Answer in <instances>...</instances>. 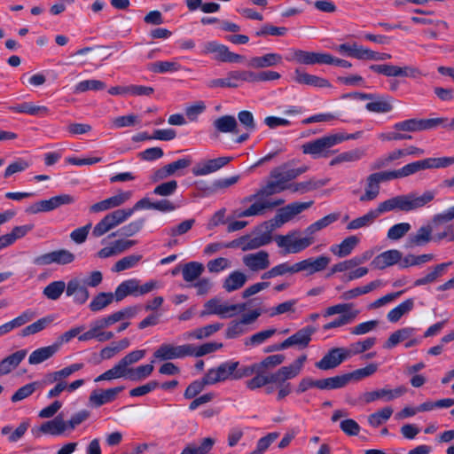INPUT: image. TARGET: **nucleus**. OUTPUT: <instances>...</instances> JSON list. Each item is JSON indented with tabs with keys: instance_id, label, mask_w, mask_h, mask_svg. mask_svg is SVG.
Returning a JSON list of instances; mask_svg holds the SVG:
<instances>
[{
	"instance_id": "f257e3e1",
	"label": "nucleus",
	"mask_w": 454,
	"mask_h": 454,
	"mask_svg": "<svg viewBox=\"0 0 454 454\" xmlns=\"http://www.w3.org/2000/svg\"><path fill=\"white\" fill-rule=\"evenodd\" d=\"M309 168L305 165L294 167V160L286 162L274 168L270 173V180L262 185L254 194L245 197L242 203H252L247 209L233 211V217L242 218L263 215L268 211L285 203L282 199L270 200L271 195L286 191L293 180L307 172Z\"/></svg>"
},
{
	"instance_id": "f03ea898",
	"label": "nucleus",
	"mask_w": 454,
	"mask_h": 454,
	"mask_svg": "<svg viewBox=\"0 0 454 454\" xmlns=\"http://www.w3.org/2000/svg\"><path fill=\"white\" fill-rule=\"evenodd\" d=\"M434 199V192L432 191H427L421 196L411 192L384 200L378 205L377 208L380 215L390 211L410 212L424 207Z\"/></svg>"
},
{
	"instance_id": "7ed1b4c3",
	"label": "nucleus",
	"mask_w": 454,
	"mask_h": 454,
	"mask_svg": "<svg viewBox=\"0 0 454 454\" xmlns=\"http://www.w3.org/2000/svg\"><path fill=\"white\" fill-rule=\"evenodd\" d=\"M146 351L145 349L133 350L125 355L119 360L121 378H125L133 381H140L148 378L153 372L154 360L149 364L132 367L133 364L139 362L145 357Z\"/></svg>"
},
{
	"instance_id": "20e7f679",
	"label": "nucleus",
	"mask_w": 454,
	"mask_h": 454,
	"mask_svg": "<svg viewBox=\"0 0 454 454\" xmlns=\"http://www.w3.org/2000/svg\"><path fill=\"white\" fill-rule=\"evenodd\" d=\"M207 381L212 385L226 380H238L253 375V370L248 365H241L239 361H226L207 372Z\"/></svg>"
},
{
	"instance_id": "39448f33",
	"label": "nucleus",
	"mask_w": 454,
	"mask_h": 454,
	"mask_svg": "<svg viewBox=\"0 0 454 454\" xmlns=\"http://www.w3.org/2000/svg\"><path fill=\"white\" fill-rule=\"evenodd\" d=\"M359 134L360 132L348 136H344L342 134L327 135L302 145V153L305 154H310L314 158H318L324 155L331 147L341 143L344 140L356 138L358 137Z\"/></svg>"
},
{
	"instance_id": "423d86ee",
	"label": "nucleus",
	"mask_w": 454,
	"mask_h": 454,
	"mask_svg": "<svg viewBox=\"0 0 454 454\" xmlns=\"http://www.w3.org/2000/svg\"><path fill=\"white\" fill-rule=\"evenodd\" d=\"M360 311L354 308L353 303H338L336 305L330 306L325 309L324 317H328L333 315H340V317L332 322L325 324L323 326V329L329 330L351 324L355 321Z\"/></svg>"
},
{
	"instance_id": "0eeeda50",
	"label": "nucleus",
	"mask_w": 454,
	"mask_h": 454,
	"mask_svg": "<svg viewBox=\"0 0 454 454\" xmlns=\"http://www.w3.org/2000/svg\"><path fill=\"white\" fill-rule=\"evenodd\" d=\"M275 241L285 254H298L310 247L315 242V237L308 234L301 237L300 231L294 230L286 235L276 236Z\"/></svg>"
},
{
	"instance_id": "6e6552de",
	"label": "nucleus",
	"mask_w": 454,
	"mask_h": 454,
	"mask_svg": "<svg viewBox=\"0 0 454 454\" xmlns=\"http://www.w3.org/2000/svg\"><path fill=\"white\" fill-rule=\"evenodd\" d=\"M204 307L205 310L202 312V315H217L222 318H226L243 312L247 305L246 303L228 304L222 302L218 298H213L207 301Z\"/></svg>"
},
{
	"instance_id": "1a4fd4ad",
	"label": "nucleus",
	"mask_w": 454,
	"mask_h": 454,
	"mask_svg": "<svg viewBox=\"0 0 454 454\" xmlns=\"http://www.w3.org/2000/svg\"><path fill=\"white\" fill-rule=\"evenodd\" d=\"M109 327L104 317L92 321L90 329L78 336L80 341H89L96 340L98 342H106L111 340L114 337V333L111 331H106Z\"/></svg>"
},
{
	"instance_id": "9d476101",
	"label": "nucleus",
	"mask_w": 454,
	"mask_h": 454,
	"mask_svg": "<svg viewBox=\"0 0 454 454\" xmlns=\"http://www.w3.org/2000/svg\"><path fill=\"white\" fill-rule=\"evenodd\" d=\"M32 433L35 437H40L42 434L59 436L71 434L67 420H65L61 415H58L52 419L43 422L37 428H34Z\"/></svg>"
},
{
	"instance_id": "9b49d317",
	"label": "nucleus",
	"mask_w": 454,
	"mask_h": 454,
	"mask_svg": "<svg viewBox=\"0 0 454 454\" xmlns=\"http://www.w3.org/2000/svg\"><path fill=\"white\" fill-rule=\"evenodd\" d=\"M204 54H214L215 60L222 62L238 63L245 59V57L229 51V48L215 41L207 42L203 45Z\"/></svg>"
},
{
	"instance_id": "f8f14e48",
	"label": "nucleus",
	"mask_w": 454,
	"mask_h": 454,
	"mask_svg": "<svg viewBox=\"0 0 454 454\" xmlns=\"http://www.w3.org/2000/svg\"><path fill=\"white\" fill-rule=\"evenodd\" d=\"M390 176L387 171L371 174L366 178L364 193L359 198L362 202L374 200L380 194V184L382 182L389 181Z\"/></svg>"
},
{
	"instance_id": "ddd939ff",
	"label": "nucleus",
	"mask_w": 454,
	"mask_h": 454,
	"mask_svg": "<svg viewBox=\"0 0 454 454\" xmlns=\"http://www.w3.org/2000/svg\"><path fill=\"white\" fill-rule=\"evenodd\" d=\"M306 361L307 356L301 355L291 364L279 368L271 374L272 383H286V380L295 378L301 372Z\"/></svg>"
},
{
	"instance_id": "4468645a",
	"label": "nucleus",
	"mask_w": 454,
	"mask_h": 454,
	"mask_svg": "<svg viewBox=\"0 0 454 454\" xmlns=\"http://www.w3.org/2000/svg\"><path fill=\"white\" fill-rule=\"evenodd\" d=\"M190 344L175 346L169 343L161 344L153 353V357L160 361L172 360L190 356Z\"/></svg>"
},
{
	"instance_id": "2eb2a0df",
	"label": "nucleus",
	"mask_w": 454,
	"mask_h": 454,
	"mask_svg": "<svg viewBox=\"0 0 454 454\" xmlns=\"http://www.w3.org/2000/svg\"><path fill=\"white\" fill-rule=\"evenodd\" d=\"M350 356V352L343 348L330 349L323 358L315 364V366L323 371H328L339 366L345 359Z\"/></svg>"
},
{
	"instance_id": "dca6fc26",
	"label": "nucleus",
	"mask_w": 454,
	"mask_h": 454,
	"mask_svg": "<svg viewBox=\"0 0 454 454\" xmlns=\"http://www.w3.org/2000/svg\"><path fill=\"white\" fill-rule=\"evenodd\" d=\"M407 389L403 386H399L395 389L380 388L373 391L365 392L362 395L361 399L365 403H370L377 400H384L390 402L395 398L401 397L406 393Z\"/></svg>"
},
{
	"instance_id": "f3484780",
	"label": "nucleus",
	"mask_w": 454,
	"mask_h": 454,
	"mask_svg": "<svg viewBox=\"0 0 454 454\" xmlns=\"http://www.w3.org/2000/svg\"><path fill=\"white\" fill-rule=\"evenodd\" d=\"M123 389V386L107 389H94L91 391L89 396V404L91 407L98 408L106 403H111L116 399L119 393H121Z\"/></svg>"
},
{
	"instance_id": "a211bd4d",
	"label": "nucleus",
	"mask_w": 454,
	"mask_h": 454,
	"mask_svg": "<svg viewBox=\"0 0 454 454\" xmlns=\"http://www.w3.org/2000/svg\"><path fill=\"white\" fill-rule=\"evenodd\" d=\"M232 160V157H218L197 163L192 168V174L195 176H207L223 168Z\"/></svg>"
},
{
	"instance_id": "6ab92c4d",
	"label": "nucleus",
	"mask_w": 454,
	"mask_h": 454,
	"mask_svg": "<svg viewBox=\"0 0 454 454\" xmlns=\"http://www.w3.org/2000/svg\"><path fill=\"white\" fill-rule=\"evenodd\" d=\"M75 255L67 249H59L42 254L35 259L38 265H49L51 263L68 264L74 261Z\"/></svg>"
},
{
	"instance_id": "aec40b11",
	"label": "nucleus",
	"mask_w": 454,
	"mask_h": 454,
	"mask_svg": "<svg viewBox=\"0 0 454 454\" xmlns=\"http://www.w3.org/2000/svg\"><path fill=\"white\" fill-rule=\"evenodd\" d=\"M242 262L251 271L264 270L270 265V254L264 250L247 254L242 257Z\"/></svg>"
},
{
	"instance_id": "412c9836",
	"label": "nucleus",
	"mask_w": 454,
	"mask_h": 454,
	"mask_svg": "<svg viewBox=\"0 0 454 454\" xmlns=\"http://www.w3.org/2000/svg\"><path fill=\"white\" fill-rule=\"evenodd\" d=\"M66 294L67 296L73 297L74 302L77 304L85 303L90 297L87 286L80 277L73 278L68 281Z\"/></svg>"
},
{
	"instance_id": "4be33fe9",
	"label": "nucleus",
	"mask_w": 454,
	"mask_h": 454,
	"mask_svg": "<svg viewBox=\"0 0 454 454\" xmlns=\"http://www.w3.org/2000/svg\"><path fill=\"white\" fill-rule=\"evenodd\" d=\"M315 332L316 329L313 326H306L281 342L278 348H287L291 346H299L301 348H306Z\"/></svg>"
},
{
	"instance_id": "5701e85b",
	"label": "nucleus",
	"mask_w": 454,
	"mask_h": 454,
	"mask_svg": "<svg viewBox=\"0 0 454 454\" xmlns=\"http://www.w3.org/2000/svg\"><path fill=\"white\" fill-rule=\"evenodd\" d=\"M330 263V258L325 255L308 258L295 263L296 272L307 271L309 275L322 271Z\"/></svg>"
},
{
	"instance_id": "b1692460",
	"label": "nucleus",
	"mask_w": 454,
	"mask_h": 454,
	"mask_svg": "<svg viewBox=\"0 0 454 454\" xmlns=\"http://www.w3.org/2000/svg\"><path fill=\"white\" fill-rule=\"evenodd\" d=\"M263 226L267 229V231L254 237L244 236L246 240H244L243 251L257 249L271 242V231L274 229V225L266 222L263 223Z\"/></svg>"
},
{
	"instance_id": "393cba45",
	"label": "nucleus",
	"mask_w": 454,
	"mask_h": 454,
	"mask_svg": "<svg viewBox=\"0 0 454 454\" xmlns=\"http://www.w3.org/2000/svg\"><path fill=\"white\" fill-rule=\"evenodd\" d=\"M403 254L396 249L385 251L378 254L371 262V266L374 269L384 270L393 266L403 260Z\"/></svg>"
},
{
	"instance_id": "a878e982",
	"label": "nucleus",
	"mask_w": 454,
	"mask_h": 454,
	"mask_svg": "<svg viewBox=\"0 0 454 454\" xmlns=\"http://www.w3.org/2000/svg\"><path fill=\"white\" fill-rule=\"evenodd\" d=\"M313 201L294 202L279 209L276 215V220L280 223H285L293 219L295 215L311 207Z\"/></svg>"
},
{
	"instance_id": "bb28decb",
	"label": "nucleus",
	"mask_w": 454,
	"mask_h": 454,
	"mask_svg": "<svg viewBox=\"0 0 454 454\" xmlns=\"http://www.w3.org/2000/svg\"><path fill=\"white\" fill-rule=\"evenodd\" d=\"M433 228L431 225H423L418 231L410 235L405 242L406 248H414L423 247L429 243L432 239Z\"/></svg>"
},
{
	"instance_id": "cd10ccee",
	"label": "nucleus",
	"mask_w": 454,
	"mask_h": 454,
	"mask_svg": "<svg viewBox=\"0 0 454 454\" xmlns=\"http://www.w3.org/2000/svg\"><path fill=\"white\" fill-rule=\"evenodd\" d=\"M294 80L299 84L309 85L317 88H330L331 83L328 80L308 74L301 69H295Z\"/></svg>"
},
{
	"instance_id": "c85d7f7f",
	"label": "nucleus",
	"mask_w": 454,
	"mask_h": 454,
	"mask_svg": "<svg viewBox=\"0 0 454 454\" xmlns=\"http://www.w3.org/2000/svg\"><path fill=\"white\" fill-rule=\"evenodd\" d=\"M328 178L325 179H316V178H310L309 180L294 183L293 182L291 184H289V187L286 191H290L293 193H299V194H304L309 192H311L313 190L318 189L320 187H323L329 183Z\"/></svg>"
},
{
	"instance_id": "c756f323",
	"label": "nucleus",
	"mask_w": 454,
	"mask_h": 454,
	"mask_svg": "<svg viewBox=\"0 0 454 454\" xmlns=\"http://www.w3.org/2000/svg\"><path fill=\"white\" fill-rule=\"evenodd\" d=\"M59 344L55 343L50 346L42 347L35 350H34L29 357L28 363L29 364L35 365L39 364L51 357H52L59 350Z\"/></svg>"
},
{
	"instance_id": "7c9ffc66",
	"label": "nucleus",
	"mask_w": 454,
	"mask_h": 454,
	"mask_svg": "<svg viewBox=\"0 0 454 454\" xmlns=\"http://www.w3.org/2000/svg\"><path fill=\"white\" fill-rule=\"evenodd\" d=\"M359 238L356 236H348L344 239L341 243L338 245H333L330 247V251L339 258H343L349 255L354 248L359 243Z\"/></svg>"
},
{
	"instance_id": "2f4dec72",
	"label": "nucleus",
	"mask_w": 454,
	"mask_h": 454,
	"mask_svg": "<svg viewBox=\"0 0 454 454\" xmlns=\"http://www.w3.org/2000/svg\"><path fill=\"white\" fill-rule=\"evenodd\" d=\"M367 111L376 114H387L394 108L393 99L390 97L376 96L365 105Z\"/></svg>"
},
{
	"instance_id": "473e14b6",
	"label": "nucleus",
	"mask_w": 454,
	"mask_h": 454,
	"mask_svg": "<svg viewBox=\"0 0 454 454\" xmlns=\"http://www.w3.org/2000/svg\"><path fill=\"white\" fill-rule=\"evenodd\" d=\"M27 352L26 349H20L6 356L0 361V375H5L14 370L26 357Z\"/></svg>"
},
{
	"instance_id": "72a5a7b5",
	"label": "nucleus",
	"mask_w": 454,
	"mask_h": 454,
	"mask_svg": "<svg viewBox=\"0 0 454 454\" xmlns=\"http://www.w3.org/2000/svg\"><path fill=\"white\" fill-rule=\"evenodd\" d=\"M32 229V224L16 226L11 232L0 236V249L12 245L17 239L23 238Z\"/></svg>"
},
{
	"instance_id": "f704fd0d",
	"label": "nucleus",
	"mask_w": 454,
	"mask_h": 454,
	"mask_svg": "<svg viewBox=\"0 0 454 454\" xmlns=\"http://www.w3.org/2000/svg\"><path fill=\"white\" fill-rule=\"evenodd\" d=\"M223 327V324L215 323L207 325L203 327L196 328L184 333V340H202L212 336Z\"/></svg>"
},
{
	"instance_id": "c9c22d12",
	"label": "nucleus",
	"mask_w": 454,
	"mask_h": 454,
	"mask_svg": "<svg viewBox=\"0 0 454 454\" xmlns=\"http://www.w3.org/2000/svg\"><path fill=\"white\" fill-rule=\"evenodd\" d=\"M282 62V56L278 53H268L261 57H254L248 61V66L254 68L274 67Z\"/></svg>"
},
{
	"instance_id": "e433bc0d",
	"label": "nucleus",
	"mask_w": 454,
	"mask_h": 454,
	"mask_svg": "<svg viewBox=\"0 0 454 454\" xmlns=\"http://www.w3.org/2000/svg\"><path fill=\"white\" fill-rule=\"evenodd\" d=\"M247 281V276L245 273L235 270L224 279L223 287L226 292L231 293L243 287Z\"/></svg>"
},
{
	"instance_id": "4c0bfd02",
	"label": "nucleus",
	"mask_w": 454,
	"mask_h": 454,
	"mask_svg": "<svg viewBox=\"0 0 454 454\" xmlns=\"http://www.w3.org/2000/svg\"><path fill=\"white\" fill-rule=\"evenodd\" d=\"M138 280L135 278L128 279L121 283L114 292L115 300L120 301L128 295L137 296Z\"/></svg>"
},
{
	"instance_id": "58836bf2",
	"label": "nucleus",
	"mask_w": 454,
	"mask_h": 454,
	"mask_svg": "<svg viewBox=\"0 0 454 454\" xmlns=\"http://www.w3.org/2000/svg\"><path fill=\"white\" fill-rule=\"evenodd\" d=\"M214 128L220 133H237L238 122L232 115H223L215 119Z\"/></svg>"
},
{
	"instance_id": "ea45409f",
	"label": "nucleus",
	"mask_w": 454,
	"mask_h": 454,
	"mask_svg": "<svg viewBox=\"0 0 454 454\" xmlns=\"http://www.w3.org/2000/svg\"><path fill=\"white\" fill-rule=\"evenodd\" d=\"M416 330L413 327H404L394 332L384 344L385 348H392L398 343L411 338Z\"/></svg>"
},
{
	"instance_id": "a19ab883",
	"label": "nucleus",
	"mask_w": 454,
	"mask_h": 454,
	"mask_svg": "<svg viewBox=\"0 0 454 454\" xmlns=\"http://www.w3.org/2000/svg\"><path fill=\"white\" fill-rule=\"evenodd\" d=\"M285 360V356L281 354L271 355L264 358L258 364L248 365V368L253 370V374L255 372H262L267 369H272L281 364Z\"/></svg>"
},
{
	"instance_id": "79ce46f5",
	"label": "nucleus",
	"mask_w": 454,
	"mask_h": 454,
	"mask_svg": "<svg viewBox=\"0 0 454 454\" xmlns=\"http://www.w3.org/2000/svg\"><path fill=\"white\" fill-rule=\"evenodd\" d=\"M339 219V214L333 213L325 215V217L317 220V222L311 223L304 230V234H308L311 237H315V234L319 231L326 228L333 223L336 222Z\"/></svg>"
},
{
	"instance_id": "37998d69",
	"label": "nucleus",
	"mask_w": 454,
	"mask_h": 454,
	"mask_svg": "<svg viewBox=\"0 0 454 454\" xmlns=\"http://www.w3.org/2000/svg\"><path fill=\"white\" fill-rule=\"evenodd\" d=\"M380 212L378 211V208L372 209L368 211L365 215L363 216L357 217L347 225L348 230H356L360 228H364L366 226L371 225L379 216Z\"/></svg>"
},
{
	"instance_id": "c03bdc74",
	"label": "nucleus",
	"mask_w": 454,
	"mask_h": 454,
	"mask_svg": "<svg viewBox=\"0 0 454 454\" xmlns=\"http://www.w3.org/2000/svg\"><path fill=\"white\" fill-rule=\"evenodd\" d=\"M452 264V262L435 265L426 276L415 281V286H424L434 282L442 276L444 270Z\"/></svg>"
},
{
	"instance_id": "a18cd8bd",
	"label": "nucleus",
	"mask_w": 454,
	"mask_h": 454,
	"mask_svg": "<svg viewBox=\"0 0 454 454\" xmlns=\"http://www.w3.org/2000/svg\"><path fill=\"white\" fill-rule=\"evenodd\" d=\"M204 271V266L198 262H191L183 267L182 274L186 282H193L198 279Z\"/></svg>"
},
{
	"instance_id": "49530a36",
	"label": "nucleus",
	"mask_w": 454,
	"mask_h": 454,
	"mask_svg": "<svg viewBox=\"0 0 454 454\" xmlns=\"http://www.w3.org/2000/svg\"><path fill=\"white\" fill-rule=\"evenodd\" d=\"M347 374L319 380V389L331 390L344 387L348 384Z\"/></svg>"
},
{
	"instance_id": "de8ad7c7",
	"label": "nucleus",
	"mask_w": 454,
	"mask_h": 454,
	"mask_svg": "<svg viewBox=\"0 0 454 454\" xmlns=\"http://www.w3.org/2000/svg\"><path fill=\"white\" fill-rule=\"evenodd\" d=\"M115 296L113 293H99L90 301L89 308L91 311L97 312L110 305Z\"/></svg>"
},
{
	"instance_id": "09e8293b",
	"label": "nucleus",
	"mask_w": 454,
	"mask_h": 454,
	"mask_svg": "<svg viewBox=\"0 0 454 454\" xmlns=\"http://www.w3.org/2000/svg\"><path fill=\"white\" fill-rule=\"evenodd\" d=\"M413 306H414V302H413V300H411V299H408V300L403 301L402 303H400L398 306H396L395 308H394L387 313V317L388 321H390L392 323H395V322L399 321V319L403 316L409 313L413 309Z\"/></svg>"
},
{
	"instance_id": "8fccbe9b",
	"label": "nucleus",
	"mask_w": 454,
	"mask_h": 454,
	"mask_svg": "<svg viewBox=\"0 0 454 454\" xmlns=\"http://www.w3.org/2000/svg\"><path fill=\"white\" fill-rule=\"evenodd\" d=\"M364 151L358 148L348 152H345L334 157L330 161V166H335L344 162L356 161L361 160L364 156Z\"/></svg>"
},
{
	"instance_id": "3c124183",
	"label": "nucleus",
	"mask_w": 454,
	"mask_h": 454,
	"mask_svg": "<svg viewBox=\"0 0 454 454\" xmlns=\"http://www.w3.org/2000/svg\"><path fill=\"white\" fill-rule=\"evenodd\" d=\"M239 71H231L228 73L226 78L223 79H214L208 82L207 86L209 88H236L238 87V82H239V78H238Z\"/></svg>"
},
{
	"instance_id": "603ef678",
	"label": "nucleus",
	"mask_w": 454,
	"mask_h": 454,
	"mask_svg": "<svg viewBox=\"0 0 454 454\" xmlns=\"http://www.w3.org/2000/svg\"><path fill=\"white\" fill-rule=\"evenodd\" d=\"M248 332L247 327L241 319H235L229 322L225 330L227 339H237Z\"/></svg>"
},
{
	"instance_id": "864d4df0",
	"label": "nucleus",
	"mask_w": 454,
	"mask_h": 454,
	"mask_svg": "<svg viewBox=\"0 0 454 454\" xmlns=\"http://www.w3.org/2000/svg\"><path fill=\"white\" fill-rule=\"evenodd\" d=\"M51 322L52 318L51 317L40 318L33 324L24 327L20 332V336L27 337L38 333L44 330Z\"/></svg>"
},
{
	"instance_id": "5fc2aeb1",
	"label": "nucleus",
	"mask_w": 454,
	"mask_h": 454,
	"mask_svg": "<svg viewBox=\"0 0 454 454\" xmlns=\"http://www.w3.org/2000/svg\"><path fill=\"white\" fill-rule=\"evenodd\" d=\"M106 85L105 82L99 80H84L78 82L74 89V93L79 94L89 90H102L106 89Z\"/></svg>"
},
{
	"instance_id": "6e6d98bb",
	"label": "nucleus",
	"mask_w": 454,
	"mask_h": 454,
	"mask_svg": "<svg viewBox=\"0 0 454 454\" xmlns=\"http://www.w3.org/2000/svg\"><path fill=\"white\" fill-rule=\"evenodd\" d=\"M142 259L141 254H129L117 261L112 270L114 272H121L135 267Z\"/></svg>"
},
{
	"instance_id": "4d7b16f0",
	"label": "nucleus",
	"mask_w": 454,
	"mask_h": 454,
	"mask_svg": "<svg viewBox=\"0 0 454 454\" xmlns=\"http://www.w3.org/2000/svg\"><path fill=\"white\" fill-rule=\"evenodd\" d=\"M222 342H207L200 347L196 348L193 345L190 344V350L191 354L190 356H193L196 357L203 356L205 355L213 353L218 349H221L223 348Z\"/></svg>"
},
{
	"instance_id": "13d9d810",
	"label": "nucleus",
	"mask_w": 454,
	"mask_h": 454,
	"mask_svg": "<svg viewBox=\"0 0 454 454\" xmlns=\"http://www.w3.org/2000/svg\"><path fill=\"white\" fill-rule=\"evenodd\" d=\"M56 208H58V207L56 205L55 199H54V197H51L49 200H40V201H37V202L30 205L27 208V212L28 214H38L41 212L52 211Z\"/></svg>"
},
{
	"instance_id": "bf43d9fd",
	"label": "nucleus",
	"mask_w": 454,
	"mask_h": 454,
	"mask_svg": "<svg viewBox=\"0 0 454 454\" xmlns=\"http://www.w3.org/2000/svg\"><path fill=\"white\" fill-rule=\"evenodd\" d=\"M370 69L387 77H402L403 72L402 67L390 64L372 65Z\"/></svg>"
},
{
	"instance_id": "052dcab7",
	"label": "nucleus",
	"mask_w": 454,
	"mask_h": 454,
	"mask_svg": "<svg viewBox=\"0 0 454 454\" xmlns=\"http://www.w3.org/2000/svg\"><path fill=\"white\" fill-rule=\"evenodd\" d=\"M149 69L153 73H173L181 69V65L176 61H157L150 64Z\"/></svg>"
},
{
	"instance_id": "680f3d73",
	"label": "nucleus",
	"mask_w": 454,
	"mask_h": 454,
	"mask_svg": "<svg viewBox=\"0 0 454 454\" xmlns=\"http://www.w3.org/2000/svg\"><path fill=\"white\" fill-rule=\"evenodd\" d=\"M275 333L276 329H268L258 332L250 337L246 338L244 340V345L249 348L258 346L270 338Z\"/></svg>"
},
{
	"instance_id": "e2e57ef3",
	"label": "nucleus",
	"mask_w": 454,
	"mask_h": 454,
	"mask_svg": "<svg viewBox=\"0 0 454 454\" xmlns=\"http://www.w3.org/2000/svg\"><path fill=\"white\" fill-rule=\"evenodd\" d=\"M209 379L207 378V374L206 373L201 380H195L192 382L184 391V397L186 399L194 398L204 389L206 386L212 385L211 383H209V381H207Z\"/></svg>"
},
{
	"instance_id": "0e129e2a",
	"label": "nucleus",
	"mask_w": 454,
	"mask_h": 454,
	"mask_svg": "<svg viewBox=\"0 0 454 454\" xmlns=\"http://www.w3.org/2000/svg\"><path fill=\"white\" fill-rule=\"evenodd\" d=\"M67 289L64 281H54L46 286L43 289V294L50 300L59 299Z\"/></svg>"
},
{
	"instance_id": "69168bd1",
	"label": "nucleus",
	"mask_w": 454,
	"mask_h": 454,
	"mask_svg": "<svg viewBox=\"0 0 454 454\" xmlns=\"http://www.w3.org/2000/svg\"><path fill=\"white\" fill-rule=\"evenodd\" d=\"M393 409L391 407H384L381 410L371 414L368 417L369 424L373 427H380L382 423L387 421L392 415Z\"/></svg>"
},
{
	"instance_id": "338daca9",
	"label": "nucleus",
	"mask_w": 454,
	"mask_h": 454,
	"mask_svg": "<svg viewBox=\"0 0 454 454\" xmlns=\"http://www.w3.org/2000/svg\"><path fill=\"white\" fill-rule=\"evenodd\" d=\"M31 164V161L28 160L18 158L8 165L4 171V176L8 178L16 173L23 172L27 169Z\"/></svg>"
},
{
	"instance_id": "774afa93",
	"label": "nucleus",
	"mask_w": 454,
	"mask_h": 454,
	"mask_svg": "<svg viewBox=\"0 0 454 454\" xmlns=\"http://www.w3.org/2000/svg\"><path fill=\"white\" fill-rule=\"evenodd\" d=\"M411 226L409 223H400L391 226L387 237L390 240H399L403 238L411 230Z\"/></svg>"
}]
</instances>
